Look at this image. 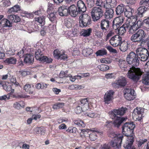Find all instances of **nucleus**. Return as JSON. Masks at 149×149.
<instances>
[{
	"label": "nucleus",
	"mask_w": 149,
	"mask_h": 149,
	"mask_svg": "<svg viewBox=\"0 0 149 149\" xmlns=\"http://www.w3.org/2000/svg\"><path fill=\"white\" fill-rule=\"evenodd\" d=\"M79 26L81 28L88 26L91 23V19L88 14H82L79 17Z\"/></svg>",
	"instance_id": "nucleus-7"
},
{
	"label": "nucleus",
	"mask_w": 149,
	"mask_h": 149,
	"mask_svg": "<svg viewBox=\"0 0 149 149\" xmlns=\"http://www.w3.org/2000/svg\"><path fill=\"white\" fill-rule=\"evenodd\" d=\"M54 5L49 3L47 5V13H49L50 12H52V11H54Z\"/></svg>",
	"instance_id": "nucleus-48"
},
{
	"label": "nucleus",
	"mask_w": 149,
	"mask_h": 149,
	"mask_svg": "<svg viewBox=\"0 0 149 149\" xmlns=\"http://www.w3.org/2000/svg\"><path fill=\"white\" fill-rule=\"evenodd\" d=\"M85 115L86 116H88L91 118H94L96 117V114L95 113L92 112L86 113Z\"/></svg>",
	"instance_id": "nucleus-62"
},
{
	"label": "nucleus",
	"mask_w": 149,
	"mask_h": 149,
	"mask_svg": "<svg viewBox=\"0 0 149 149\" xmlns=\"http://www.w3.org/2000/svg\"><path fill=\"white\" fill-rule=\"evenodd\" d=\"M56 12L53 11L52 12L48 14L47 17L51 22H53L56 20Z\"/></svg>",
	"instance_id": "nucleus-36"
},
{
	"label": "nucleus",
	"mask_w": 149,
	"mask_h": 149,
	"mask_svg": "<svg viewBox=\"0 0 149 149\" xmlns=\"http://www.w3.org/2000/svg\"><path fill=\"white\" fill-rule=\"evenodd\" d=\"M110 22L106 19H103L100 23V27L103 32L107 31L109 27Z\"/></svg>",
	"instance_id": "nucleus-15"
},
{
	"label": "nucleus",
	"mask_w": 149,
	"mask_h": 149,
	"mask_svg": "<svg viewBox=\"0 0 149 149\" xmlns=\"http://www.w3.org/2000/svg\"><path fill=\"white\" fill-rule=\"evenodd\" d=\"M35 20L41 24V26L44 25L45 23V17L43 16H40L37 18H35Z\"/></svg>",
	"instance_id": "nucleus-31"
},
{
	"label": "nucleus",
	"mask_w": 149,
	"mask_h": 149,
	"mask_svg": "<svg viewBox=\"0 0 149 149\" xmlns=\"http://www.w3.org/2000/svg\"><path fill=\"white\" fill-rule=\"evenodd\" d=\"M114 36V32L112 30L108 32L107 35L104 38V41L105 42L107 41L111 37H112Z\"/></svg>",
	"instance_id": "nucleus-44"
},
{
	"label": "nucleus",
	"mask_w": 149,
	"mask_h": 149,
	"mask_svg": "<svg viewBox=\"0 0 149 149\" xmlns=\"http://www.w3.org/2000/svg\"><path fill=\"white\" fill-rule=\"evenodd\" d=\"M22 14H24V15H21L24 17H27L28 18H31L33 17V14L29 13L26 11H23Z\"/></svg>",
	"instance_id": "nucleus-51"
},
{
	"label": "nucleus",
	"mask_w": 149,
	"mask_h": 149,
	"mask_svg": "<svg viewBox=\"0 0 149 149\" xmlns=\"http://www.w3.org/2000/svg\"><path fill=\"white\" fill-rule=\"evenodd\" d=\"M116 3L115 0H106L104 1L103 6L106 10L111 9L116 6Z\"/></svg>",
	"instance_id": "nucleus-14"
},
{
	"label": "nucleus",
	"mask_w": 149,
	"mask_h": 149,
	"mask_svg": "<svg viewBox=\"0 0 149 149\" xmlns=\"http://www.w3.org/2000/svg\"><path fill=\"white\" fill-rule=\"evenodd\" d=\"M140 4L142 6L138 8L137 15L140 17H142L147 9H149V0H141Z\"/></svg>",
	"instance_id": "nucleus-5"
},
{
	"label": "nucleus",
	"mask_w": 149,
	"mask_h": 149,
	"mask_svg": "<svg viewBox=\"0 0 149 149\" xmlns=\"http://www.w3.org/2000/svg\"><path fill=\"white\" fill-rule=\"evenodd\" d=\"M69 15L73 17H75L79 13L77 8L74 5H72L68 7Z\"/></svg>",
	"instance_id": "nucleus-18"
},
{
	"label": "nucleus",
	"mask_w": 149,
	"mask_h": 149,
	"mask_svg": "<svg viewBox=\"0 0 149 149\" xmlns=\"http://www.w3.org/2000/svg\"><path fill=\"white\" fill-rule=\"evenodd\" d=\"M75 112L77 114H79L81 113L82 111L85 112L86 111H84L83 109V107L78 106L75 109Z\"/></svg>",
	"instance_id": "nucleus-55"
},
{
	"label": "nucleus",
	"mask_w": 149,
	"mask_h": 149,
	"mask_svg": "<svg viewBox=\"0 0 149 149\" xmlns=\"http://www.w3.org/2000/svg\"><path fill=\"white\" fill-rule=\"evenodd\" d=\"M106 48L110 52L114 53H116V50L110 46H107Z\"/></svg>",
	"instance_id": "nucleus-64"
},
{
	"label": "nucleus",
	"mask_w": 149,
	"mask_h": 149,
	"mask_svg": "<svg viewBox=\"0 0 149 149\" xmlns=\"http://www.w3.org/2000/svg\"><path fill=\"white\" fill-rule=\"evenodd\" d=\"M7 18L11 21L12 23L13 22L17 23L19 22L20 21V18L17 15H8Z\"/></svg>",
	"instance_id": "nucleus-26"
},
{
	"label": "nucleus",
	"mask_w": 149,
	"mask_h": 149,
	"mask_svg": "<svg viewBox=\"0 0 149 149\" xmlns=\"http://www.w3.org/2000/svg\"><path fill=\"white\" fill-rule=\"evenodd\" d=\"M89 138L92 141H94L97 139V136L95 132L91 133L89 135Z\"/></svg>",
	"instance_id": "nucleus-56"
},
{
	"label": "nucleus",
	"mask_w": 149,
	"mask_h": 149,
	"mask_svg": "<svg viewBox=\"0 0 149 149\" xmlns=\"http://www.w3.org/2000/svg\"><path fill=\"white\" fill-rule=\"evenodd\" d=\"M72 20L69 18L64 19V25L67 28H70L72 27Z\"/></svg>",
	"instance_id": "nucleus-42"
},
{
	"label": "nucleus",
	"mask_w": 149,
	"mask_h": 149,
	"mask_svg": "<svg viewBox=\"0 0 149 149\" xmlns=\"http://www.w3.org/2000/svg\"><path fill=\"white\" fill-rule=\"evenodd\" d=\"M88 7L91 8L93 6L94 4V1L93 0H86Z\"/></svg>",
	"instance_id": "nucleus-59"
},
{
	"label": "nucleus",
	"mask_w": 149,
	"mask_h": 149,
	"mask_svg": "<svg viewBox=\"0 0 149 149\" xmlns=\"http://www.w3.org/2000/svg\"><path fill=\"white\" fill-rule=\"evenodd\" d=\"M122 38L119 35H116L111 37L109 40L110 44L113 47L119 45L122 42Z\"/></svg>",
	"instance_id": "nucleus-10"
},
{
	"label": "nucleus",
	"mask_w": 149,
	"mask_h": 149,
	"mask_svg": "<svg viewBox=\"0 0 149 149\" xmlns=\"http://www.w3.org/2000/svg\"><path fill=\"white\" fill-rule=\"evenodd\" d=\"M92 31V29L91 28L87 29H83L82 31L81 35L85 37L89 36L91 35Z\"/></svg>",
	"instance_id": "nucleus-33"
},
{
	"label": "nucleus",
	"mask_w": 149,
	"mask_h": 149,
	"mask_svg": "<svg viewBox=\"0 0 149 149\" xmlns=\"http://www.w3.org/2000/svg\"><path fill=\"white\" fill-rule=\"evenodd\" d=\"M42 56V57L41 58L40 61L43 63L46 62L47 63H50L52 62V60L50 58L44 55Z\"/></svg>",
	"instance_id": "nucleus-40"
},
{
	"label": "nucleus",
	"mask_w": 149,
	"mask_h": 149,
	"mask_svg": "<svg viewBox=\"0 0 149 149\" xmlns=\"http://www.w3.org/2000/svg\"><path fill=\"white\" fill-rule=\"evenodd\" d=\"M144 108L137 107L134 110L133 115L134 114L135 117L138 118V120H141L144 117Z\"/></svg>",
	"instance_id": "nucleus-11"
},
{
	"label": "nucleus",
	"mask_w": 149,
	"mask_h": 149,
	"mask_svg": "<svg viewBox=\"0 0 149 149\" xmlns=\"http://www.w3.org/2000/svg\"><path fill=\"white\" fill-rule=\"evenodd\" d=\"M126 23L124 24L122 26L120 27L118 29V33L119 35H123L125 33L127 30V28H126Z\"/></svg>",
	"instance_id": "nucleus-35"
},
{
	"label": "nucleus",
	"mask_w": 149,
	"mask_h": 149,
	"mask_svg": "<svg viewBox=\"0 0 149 149\" xmlns=\"http://www.w3.org/2000/svg\"><path fill=\"white\" fill-rule=\"evenodd\" d=\"M125 5L121 4L116 8V12L117 15H120L123 13L125 10Z\"/></svg>",
	"instance_id": "nucleus-27"
},
{
	"label": "nucleus",
	"mask_w": 149,
	"mask_h": 149,
	"mask_svg": "<svg viewBox=\"0 0 149 149\" xmlns=\"http://www.w3.org/2000/svg\"><path fill=\"white\" fill-rule=\"evenodd\" d=\"M124 11L125 16L128 18H130L132 16V13L134 12V10L133 9L130 8L128 9V10H127L126 9H125Z\"/></svg>",
	"instance_id": "nucleus-37"
},
{
	"label": "nucleus",
	"mask_w": 149,
	"mask_h": 149,
	"mask_svg": "<svg viewBox=\"0 0 149 149\" xmlns=\"http://www.w3.org/2000/svg\"><path fill=\"white\" fill-rule=\"evenodd\" d=\"M134 91L131 88H126L124 89V94H132L133 93H135Z\"/></svg>",
	"instance_id": "nucleus-54"
},
{
	"label": "nucleus",
	"mask_w": 149,
	"mask_h": 149,
	"mask_svg": "<svg viewBox=\"0 0 149 149\" xmlns=\"http://www.w3.org/2000/svg\"><path fill=\"white\" fill-rule=\"evenodd\" d=\"M136 53L131 52L127 56V61L132 67L130 68L127 73V77L135 83L137 82L141 78L143 72L139 68H136L139 64L138 58L141 61H145L148 58L149 52L147 49L144 47H140L136 50Z\"/></svg>",
	"instance_id": "nucleus-1"
},
{
	"label": "nucleus",
	"mask_w": 149,
	"mask_h": 149,
	"mask_svg": "<svg viewBox=\"0 0 149 149\" xmlns=\"http://www.w3.org/2000/svg\"><path fill=\"white\" fill-rule=\"evenodd\" d=\"M135 127V125L133 122H126L122 127L123 134L128 137H133L134 129Z\"/></svg>",
	"instance_id": "nucleus-4"
},
{
	"label": "nucleus",
	"mask_w": 149,
	"mask_h": 149,
	"mask_svg": "<svg viewBox=\"0 0 149 149\" xmlns=\"http://www.w3.org/2000/svg\"><path fill=\"white\" fill-rule=\"evenodd\" d=\"M123 19L122 17H117L115 18L114 19L113 22V23L122 24L123 22Z\"/></svg>",
	"instance_id": "nucleus-47"
},
{
	"label": "nucleus",
	"mask_w": 149,
	"mask_h": 149,
	"mask_svg": "<svg viewBox=\"0 0 149 149\" xmlns=\"http://www.w3.org/2000/svg\"><path fill=\"white\" fill-rule=\"evenodd\" d=\"M24 89L29 94H31L33 93V91H31V87L30 84H26L25 85L24 87Z\"/></svg>",
	"instance_id": "nucleus-45"
},
{
	"label": "nucleus",
	"mask_w": 149,
	"mask_h": 149,
	"mask_svg": "<svg viewBox=\"0 0 149 149\" xmlns=\"http://www.w3.org/2000/svg\"><path fill=\"white\" fill-rule=\"evenodd\" d=\"M142 82L146 85H149V74L147 73L143 75Z\"/></svg>",
	"instance_id": "nucleus-30"
},
{
	"label": "nucleus",
	"mask_w": 149,
	"mask_h": 149,
	"mask_svg": "<svg viewBox=\"0 0 149 149\" xmlns=\"http://www.w3.org/2000/svg\"><path fill=\"white\" fill-rule=\"evenodd\" d=\"M67 58V55L65 54L63 52H62V53H61V54L60 55V56H59L58 59H60L61 60H65Z\"/></svg>",
	"instance_id": "nucleus-60"
},
{
	"label": "nucleus",
	"mask_w": 149,
	"mask_h": 149,
	"mask_svg": "<svg viewBox=\"0 0 149 149\" xmlns=\"http://www.w3.org/2000/svg\"><path fill=\"white\" fill-rule=\"evenodd\" d=\"M147 141V139H145L144 140H141L137 142V145L139 147H140L142 145Z\"/></svg>",
	"instance_id": "nucleus-61"
},
{
	"label": "nucleus",
	"mask_w": 149,
	"mask_h": 149,
	"mask_svg": "<svg viewBox=\"0 0 149 149\" xmlns=\"http://www.w3.org/2000/svg\"><path fill=\"white\" fill-rule=\"evenodd\" d=\"M113 10L112 9H107L104 15V18L107 19H111L113 16Z\"/></svg>",
	"instance_id": "nucleus-23"
},
{
	"label": "nucleus",
	"mask_w": 149,
	"mask_h": 149,
	"mask_svg": "<svg viewBox=\"0 0 149 149\" xmlns=\"http://www.w3.org/2000/svg\"><path fill=\"white\" fill-rule=\"evenodd\" d=\"M126 28L128 30V32L130 34H132L135 33L138 29L133 24L131 20L127 21L126 22Z\"/></svg>",
	"instance_id": "nucleus-12"
},
{
	"label": "nucleus",
	"mask_w": 149,
	"mask_h": 149,
	"mask_svg": "<svg viewBox=\"0 0 149 149\" xmlns=\"http://www.w3.org/2000/svg\"><path fill=\"white\" fill-rule=\"evenodd\" d=\"M124 97L125 99L129 101L133 100L135 98L136 94L133 93L132 94H124Z\"/></svg>",
	"instance_id": "nucleus-41"
},
{
	"label": "nucleus",
	"mask_w": 149,
	"mask_h": 149,
	"mask_svg": "<svg viewBox=\"0 0 149 149\" xmlns=\"http://www.w3.org/2000/svg\"><path fill=\"white\" fill-rule=\"evenodd\" d=\"M93 52V50L91 48H88L84 49L82 50V54L85 56H88L92 54Z\"/></svg>",
	"instance_id": "nucleus-34"
},
{
	"label": "nucleus",
	"mask_w": 149,
	"mask_h": 149,
	"mask_svg": "<svg viewBox=\"0 0 149 149\" xmlns=\"http://www.w3.org/2000/svg\"><path fill=\"white\" fill-rule=\"evenodd\" d=\"M127 109L123 107L119 108L118 109H113L109 112L110 117L113 120H114L113 124L115 127L118 128L122 123L125 121L127 118L118 117V115L123 116L125 113Z\"/></svg>",
	"instance_id": "nucleus-2"
},
{
	"label": "nucleus",
	"mask_w": 149,
	"mask_h": 149,
	"mask_svg": "<svg viewBox=\"0 0 149 149\" xmlns=\"http://www.w3.org/2000/svg\"><path fill=\"white\" fill-rule=\"evenodd\" d=\"M80 104L81 106L83 107V109L84 111H86L89 109V103L88 98L82 99L80 100Z\"/></svg>",
	"instance_id": "nucleus-21"
},
{
	"label": "nucleus",
	"mask_w": 149,
	"mask_h": 149,
	"mask_svg": "<svg viewBox=\"0 0 149 149\" xmlns=\"http://www.w3.org/2000/svg\"><path fill=\"white\" fill-rule=\"evenodd\" d=\"M77 9L79 14H82L86 10V7L84 2L81 0L78 1L77 4Z\"/></svg>",
	"instance_id": "nucleus-16"
},
{
	"label": "nucleus",
	"mask_w": 149,
	"mask_h": 149,
	"mask_svg": "<svg viewBox=\"0 0 149 149\" xmlns=\"http://www.w3.org/2000/svg\"><path fill=\"white\" fill-rule=\"evenodd\" d=\"M64 106V103L58 102V103L54 104L53 107V108L54 109H57L63 107Z\"/></svg>",
	"instance_id": "nucleus-50"
},
{
	"label": "nucleus",
	"mask_w": 149,
	"mask_h": 149,
	"mask_svg": "<svg viewBox=\"0 0 149 149\" xmlns=\"http://www.w3.org/2000/svg\"><path fill=\"white\" fill-rule=\"evenodd\" d=\"M3 89L7 92L10 91L11 90V85H7L4 84L2 85Z\"/></svg>",
	"instance_id": "nucleus-57"
},
{
	"label": "nucleus",
	"mask_w": 149,
	"mask_h": 149,
	"mask_svg": "<svg viewBox=\"0 0 149 149\" xmlns=\"http://www.w3.org/2000/svg\"><path fill=\"white\" fill-rule=\"evenodd\" d=\"M24 62L26 63L32 64L34 62V57L31 54H24Z\"/></svg>",
	"instance_id": "nucleus-17"
},
{
	"label": "nucleus",
	"mask_w": 149,
	"mask_h": 149,
	"mask_svg": "<svg viewBox=\"0 0 149 149\" xmlns=\"http://www.w3.org/2000/svg\"><path fill=\"white\" fill-rule=\"evenodd\" d=\"M107 54V50L104 49L99 50L95 53L97 56H103L106 55Z\"/></svg>",
	"instance_id": "nucleus-43"
},
{
	"label": "nucleus",
	"mask_w": 149,
	"mask_h": 149,
	"mask_svg": "<svg viewBox=\"0 0 149 149\" xmlns=\"http://www.w3.org/2000/svg\"><path fill=\"white\" fill-rule=\"evenodd\" d=\"M9 79L11 83L14 84L16 87L19 86V84L16 81V79L15 76L10 75Z\"/></svg>",
	"instance_id": "nucleus-38"
},
{
	"label": "nucleus",
	"mask_w": 149,
	"mask_h": 149,
	"mask_svg": "<svg viewBox=\"0 0 149 149\" xmlns=\"http://www.w3.org/2000/svg\"><path fill=\"white\" fill-rule=\"evenodd\" d=\"M127 83L126 78L125 77L120 76L111 84L112 86L115 88L124 87Z\"/></svg>",
	"instance_id": "nucleus-8"
},
{
	"label": "nucleus",
	"mask_w": 149,
	"mask_h": 149,
	"mask_svg": "<svg viewBox=\"0 0 149 149\" xmlns=\"http://www.w3.org/2000/svg\"><path fill=\"white\" fill-rule=\"evenodd\" d=\"M34 131L37 134L44 135L45 133V130L44 127H36L34 129Z\"/></svg>",
	"instance_id": "nucleus-29"
},
{
	"label": "nucleus",
	"mask_w": 149,
	"mask_h": 149,
	"mask_svg": "<svg viewBox=\"0 0 149 149\" xmlns=\"http://www.w3.org/2000/svg\"><path fill=\"white\" fill-rule=\"evenodd\" d=\"M123 136V135L119 136L112 140L108 144H109L110 147L114 148H115L119 149L121 146Z\"/></svg>",
	"instance_id": "nucleus-9"
},
{
	"label": "nucleus",
	"mask_w": 149,
	"mask_h": 149,
	"mask_svg": "<svg viewBox=\"0 0 149 149\" xmlns=\"http://www.w3.org/2000/svg\"><path fill=\"white\" fill-rule=\"evenodd\" d=\"M129 45H130L129 42L122 41L119 45V49L121 51L125 52L128 49Z\"/></svg>",
	"instance_id": "nucleus-25"
},
{
	"label": "nucleus",
	"mask_w": 149,
	"mask_h": 149,
	"mask_svg": "<svg viewBox=\"0 0 149 149\" xmlns=\"http://www.w3.org/2000/svg\"><path fill=\"white\" fill-rule=\"evenodd\" d=\"M129 64L128 62L125 60L120 59L118 61V65L120 69L125 71L127 70V64Z\"/></svg>",
	"instance_id": "nucleus-22"
},
{
	"label": "nucleus",
	"mask_w": 149,
	"mask_h": 149,
	"mask_svg": "<svg viewBox=\"0 0 149 149\" xmlns=\"http://www.w3.org/2000/svg\"><path fill=\"white\" fill-rule=\"evenodd\" d=\"M99 68L100 70L104 71L108 70L109 69V67L106 65L102 64L100 66Z\"/></svg>",
	"instance_id": "nucleus-52"
},
{
	"label": "nucleus",
	"mask_w": 149,
	"mask_h": 149,
	"mask_svg": "<svg viewBox=\"0 0 149 149\" xmlns=\"http://www.w3.org/2000/svg\"><path fill=\"white\" fill-rule=\"evenodd\" d=\"M77 129L73 127H69L67 130L66 131L71 133H74L76 132Z\"/></svg>",
	"instance_id": "nucleus-58"
},
{
	"label": "nucleus",
	"mask_w": 149,
	"mask_h": 149,
	"mask_svg": "<svg viewBox=\"0 0 149 149\" xmlns=\"http://www.w3.org/2000/svg\"><path fill=\"white\" fill-rule=\"evenodd\" d=\"M114 92L113 91L110 90L107 91L104 96V101L105 103L109 104L112 100Z\"/></svg>",
	"instance_id": "nucleus-13"
},
{
	"label": "nucleus",
	"mask_w": 149,
	"mask_h": 149,
	"mask_svg": "<svg viewBox=\"0 0 149 149\" xmlns=\"http://www.w3.org/2000/svg\"><path fill=\"white\" fill-rule=\"evenodd\" d=\"M108 133L109 136L111 138H114V139L116 137H119L118 136L117 134L114 132L112 129H109L108 131Z\"/></svg>",
	"instance_id": "nucleus-39"
},
{
	"label": "nucleus",
	"mask_w": 149,
	"mask_h": 149,
	"mask_svg": "<svg viewBox=\"0 0 149 149\" xmlns=\"http://www.w3.org/2000/svg\"><path fill=\"white\" fill-rule=\"evenodd\" d=\"M146 33L143 29H140L132 34L130 37V40L133 42L141 43L142 45L145 42Z\"/></svg>",
	"instance_id": "nucleus-3"
},
{
	"label": "nucleus",
	"mask_w": 149,
	"mask_h": 149,
	"mask_svg": "<svg viewBox=\"0 0 149 149\" xmlns=\"http://www.w3.org/2000/svg\"><path fill=\"white\" fill-rule=\"evenodd\" d=\"M62 52L59 51L58 49H56L55 50L53 54L54 56L56 57L57 59L61 55V54Z\"/></svg>",
	"instance_id": "nucleus-53"
},
{
	"label": "nucleus",
	"mask_w": 149,
	"mask_h": 149,
	"mask_svg": "<svg viewBox=\"0 0 149 149\" xmlns=\"http://www.w3.org/2000/svg\"><path fill=\"white\" fill-rule=\"evenodd\" d=\"M74 123L79 126H81L82 127H84L85 126V124L84 123L83 121L81 120H74Z\"/></svg>",
	"instance_id": "nucleus-49"
},
{
	"label": "nucleus",
	"mask_w": 149,
	"mask_h": 149,
	"mask_svg": "<svg viewBox=\"0 0 149 149\" xmlns=\"http://www.w3.org/2000/svg\"><path fill=\"white\" fill-rule=\"evenodd\" d=\"M127 140L123 145V147L125 149H130L131 148L132 145L134 141V137L133 136L128 137Z\"/></svg>",
	"instance_id": "nucleus-20"
},
{
	"label": "nucleus",
	"mask_w": 149,
	"mask_h": 149,
	"mask_svg": "<svg viewBox=\"0 0 149 149\" xmlns=\"http://www.w3.org/2000/svg\"><path fill=\"white\" fill-rule=\"evenodd\" d=\"M11 2L9 0H4L3 1V4L4 6L8 7L11 4Z\"/></svg>",
	"instance_id": "nucleus-63"
},
{
	"label": "nucleus",
	"mask_w": 149,
	"mask_h": 149,
	"mask_svg": "<svg viewBox=\"0 0 149 149\" xmlns=\"http://www.w3.org/2000/svg\"><path fill=\"white\" fill-rule=\"evenodd\" d=\"M136 20L135 22H132L133 24L138 29H139L141 28L143 25L144 23L143 21L141 20H138L136 18L134 19V20Z\"/></svg>",
	"instance_id": "nucleus-32"
},
{
	"label": "nucleus",
	"mask_w": 149,
	"mask_h": 149,
	"mask_svg": "<svg viewBox=\"0 0 149 149\" xmlns=\"http://www.w3.org/2000/svg\"><path fill=\"white\" fill-rule=\"evenodd\" d=\"M0 23L3 27H10L13 26V24L11 21L8 18L7 19H2Z\"/></svg>",
	"instance_id": "nucleus-24"
},
{
	"label": "nucleus",
	"mask_w": 149,
	"mask_h": 149,
	"mask_svg": "<svg viewBox=\"0 0 149 149\" xmlns=\"http://www.w3.org/2000/svg\"><path fill=\"white\" fill-rule=\"evenodd\" d=\"M21 10L20 7L18 5H15L9 9L8 12L9 13H17Z\"/></svg>",
	"instance_id": "nucleus-28"
},
{
	"label": "nucleus",
	"mask_w": 149,
	"mask_h": 149,
	"mask_svg": "<svg viewBox=\"0 0 149 149\" xmlns=\"http://www.w3.org/2000/svg\"><path fill=\"white\" fill-rule=\"evenodd\" d=\"M58 14L60 16H67L69 15L68 7H60L58 8Z\"/></svg>",
	"instance_id": "nucleus-19"
},
{
	"label": "nucleus",
	"mask_w": 149,
	"mask_h": 149,
	"mask_svg": "<svg viewBox=\"0 0 149 149\" xmlns=\"http://www.w3.org/2000/svg\"><path fill=\"white\" fill-rule=\"evenodd\" d=\"M91 13L92 18L94 22L98 20L103 15V11L102 9L97 7H93L92 9Z\"/></svg>",
	"instance_id": "nucleus-6"
},
{
	"label": "nucleus",
	"mask_w": 149,
	"mask_h": 149,
	"mask_svg": "<svg viewBox=\"0 0 149 149\" xmlns=\"http://www.w3.org/2000/svg\"><path fill=\"white\" fill-rule=\"evenodd\" d=\"M16 59L13 57H10L7 58L5 61L6 63L10 64H15L16 62Z\"/></svg>",
	"instance_id": "nucleus-46"
}]
</instances>
